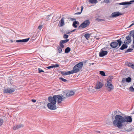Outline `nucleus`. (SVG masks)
<instances>
[{
	"label": "nucleus",
	"instance_id": "obj_15",
	"mask_svg": "<svg viewBox=\"0 0 134 134\" xmlns=\"http://www.w3.org/2000/svg\"><path fill=\"white\" fill-rule=\"evenodd\" d=\"M55 96H56V100L58 99L57 102L58 104L60 103L61 101L63 100V98L60 96L59 95H55Z\"/></svg>",
	"mask_w": 134,
	"mask_h": 134
},
{
	"label": "nucleus",
	"instance_id": "obj_14",
	"mask_svg": "<svg viewBox=\"0 0 134 134\" xmlns=\"http://www.w3.org/2000/svg\"><path fill=\"white\" fill-rule=\"evenodd\" d=\"M131 37L130 35L127 36L126 37V39H127V40L126 42L124 41V43H127L129 44L131 42Z\"/></svg>",
	"mask_w": 134,
	"mask_h": 134
},
{
	"label": "nucleus",
	"instance_id": "obj_54",
	"mask_svg": "<svg viewBox=\"0 0 134 134\" xmlns=\"http://www.w3.org/2000/svg\"><path fill=\"white\" fill-rule=\"evenodd\" d=\"M72 19V20H75V19H74V18H72V19Z\"/></svg>",
	"mask_w": 134,
	"mask_h": 134
},
{
	"label": "nucleus",
	"instance_id": "obj_23",
	"mask_svg": "<svg viewBox=\"0 0 134 134\" xmlns=\"http://www.w3.org/2000/svg\"><path fill=\"white\" fill-rule=\"evenodd\" d=\"M84 36L87 40H88L90 37V35L89 34H85Z\"/></svg>",
	"mask_w": 134,
	"mask_h": 134
},
{
	"label": "nucleus",
	"instance_id": "obj_12",
	"mask_svg": "<svg viewBox=\"0 0 134 134\" xmlns=\"http://www.w3.org/2000/svg\"><path fill=\"white\" fill-rule=\"evenodd\" d=\"M60 73L64 76L73 74L72 70L66 72L64 71H61L60 72Z\"/></svg>",
	"mask_w": 134,
	"mask_h": 134
},
{
	"label": "nucleus",
	"instance_id": "obj_44",
	"mask_svg": "<svg viewBox=\"0 0 134 134\" xmlns=\"http://www.w3.org/2000/svg\"><path fill=\"white\" fill-rule=\"evenodd\" d=\"M66 97H68L69 96H70V94L69 92H68L66 94Z\"/></svg>",
	"mask_w": 134,
	"mask_h": 134
},
{
	"label": "nucleus",
	"instance_id": "obj_52",
	"mask_svg": "<svg viewBox=\"0 0 134 134\" xmlns=\"http://www.w3.org/2000/svg\"><path fill=\"white\" fill-rule=\"evenodd\" d=\"M132 48H134V44L133 43V44H132Z\"/></svg>",
	"mask_w": 134,
	"mask_h": 134
},
{
	"label": "nucleus",
	"instance_id": "obj_37",
	"mask_svg": "<svg viewBox=\"0 0 134 134\" xmlns=\"http://www.w3.org/2000/svg\"><path fill=\"white\" fill-rule=\"evenodd\" d=\"M68 35L67 34H64L63 36V38L64 39H66L68 38Z\"/></svg>",
	"mask_w": 134,
	"mask_h": 134
},
{
	"label": "nucleus",
	"instance_id": "obj_4",
	"mask_svg": "<svg viewBox=\"0 0 134 134\" xmlns=\"http://www.w3.org/2000/svg\"><path fill=\"white\" fill-rule=\"evenodd\" d=\"M90 23V22L89 20H86L84 21L79 27L78 28L79 29H80V28L82 29L85 28L88 26Z\"/></svg>",
	"mask_w": 134,
	"mask_h": 134
},
{
	"label": "nucleus",
	"instance_id": "obj_57",
	"mask_svg": "<svg viewBox=\"0 0 134 134\" xmlns=\"http://www.w3.org/2000/svg\"><path fill=\"white\" fill-rule=\"evenodd\" d=\"M62 98H63V99H64L65 98V97H62Z\"/></svg>",
	"mask_w": 134,
	"mask_h": 134
},
{
	"label": "nucleus",
	"instance_id": "obj_25",
	"mask_svg": "<svg viewBox=\"0 0 134 134\" xmlns=\"http://www.w3.org/2000/svg\"><path fill=\"white\" fill-rule=\"evenodd\" d=\"M130 36L133 37L134 36V30L131 31L130 32Z\"/></svg>",
	"mask_w": 134,
	"mask_h": 134
},
{
	"label": "nucleus",
	"instance_id": "obj_27",
	"mask_svg": "<svg viewBox=\"0 0 134 134\" xmlns=\"http://www.w3.org/2000/svg\"><path fill=\"white\" fill-rule=\"evenodd\" d=\"M89 2L91 3H96L97 2V0H89Z\"/></svg>",
	"mask_w": 134,
	"mask_h": 134
},
{
	"label": "nucleus",
	"instance_id": "obj_28",
	"mask_svg": "<svg viewBox=\"0 0 134 134\" xmlns=\"http://www.w3.org/2000/svg\"><path fill=\"white\" fill-rule=\"evenodd\" d=\"M113 79V77L112 76H111L108 78L107 81H108L109 82H111L112 81V80Z\"/></svg>",
	"mask_w": 134,
	"mask_h": 134
},
{
	"label": "nucleus",
	"instance_id": "obj_49",
	"mask_svg": "<svg viewBox=\"0 0 134 134\" xmlns=\"http://www.w3.org/2000/svg\"><path fill=\"white\" fill-rule=\"evenodd\" d=\"M131 130L130 129H129V130L128 129H127V130H125V131H127V132H130L131 131Z\"/></svg>",
	"mask_w": 134,
	"mask_h": 134
},
{
	"label": "nucleus",
	"instance_id": "obj_6",
	"mask_svg": "<svg viewBox=\"0 0 134 134\" xmlns=\"http://www.w3.org/2000/svg\"><path fill=\"white\" fill-rule=\"evenodd\" d=\"M105 49V48H104L101 49L100 52L99 53V55L100 57H103L107 55L108 52L107 51H104Z\"/></svg>",
	"mask_w": 134,
	"mask_h": 134
},
{
	"label": "nucleus",
	"instance_id": "obj_32",
	"mask_svg": "<svg viewBox=\"0 0 134 134\" xmlns=\"http://www.w3.org/2000/svg\"><path fill=\"white\" fill-rule=\"evenodd\" d=\"M120 5H128L127 2H122L119 3Z\"/></svg>",
	"mask_w": 134,
	"mask_h": 134
},
{
	"label": "nucleus",
	"instance_id": "obj_41",
	"mask_svg": "<svg viewBox=\"0 0 134 134\" xmlns=\"http://www.w3.org/2000/svg\"><path fill=\"white\" fill-rule=\"evenodd\" d=\"M134 2V0L130 1L129 2H128L127 4L128 5Z\"/></svg>",
	"mask_w": 134,
	"mask_h": 134
},
{
	"label": "nucleus",
	"instance_id": "obj_55",
	"mask_svg": "<svg viewBox=\"0 0 134 134\" xmlns=\"http://www.w3.org/2000/svg\"><path fill=\"white\" fill-rule=\"evenodd\" d=\"M10 42H12V43L14 41L12 40H11L10 41Z\"/></svg>",
	"mask_w": 134,
	"mask_h": 134
},
{
	"label": "nucleus",
	"instance_id": "obj_22",
	"mask_svg": "<svg viewBox=\"0 0 134 134\" xmlns=\"http://www.w3.org/2000/svg\"><path fill=\"white\" fill-rule=\"evenodd\" d=\"M133 64H132L129 62H127L126 63V64L129 67L132 68V66H133Z\"/></svg>",
	"mask_w": 134,
	"mask_h": 134
},
{
	"label": "nucleus",
	"instance_id": "obj_42",
	"mask_svg": "<svg viewBox=\"0 0 134 134\" xmlns=\"http://www.w3.org/2000/svg\"><path fill=\"white\" fill-rule=\"evenodd\" d=\"M53 68L58 67L59 66V65L57 64H55V65H53Z\"/></svg>",
	"mask_w": 134,
	"mask_h": 134
},
{
	"label": "nucleus",
	"instance_id": "obj_26",
	"mask_svg": "<svg viewBox=\"0 0 134 134\" xmlns=\"http://www.w3.org/2000/svg\"><path fill=\"white\" fill-rule=\"evenodd\" d=\"M99 74L102 76H106L104 72L103 71H100Z\"/></svg>",
	"mask_w": 134,
	"mask_h": 134
},
{
	"label": "nucleus",
	"instance_id": "obj_11",
	"mask_svg": "<svg viewBox=\"0 0 134 134\" xmlns=\"http://www.w3.org/2000/svg\"><path fill=\"white\" fill-rule=\"evenodd\" d=\"M106 86L108 88L110 89L109 91H110L111 90H113L114 88V86L111 82H109L108 81H107Z\"/></svg>",
	"mask_w": 134,
	"mask_h": 134
},
{
	"label": "nucleus",
	"instance_id": "obj_53",
	"mask_svg": "<svg viewBox=\"0 0 134 134\" xmlns=\"http://www.w3.org/2000/svg\"><path fill=\"white\" fill-rule=\"evenodd\" d=\"M133 44H134V36H133Z\"/></svg>",
	"mask_w": 134,
	"mask_h": 134
},
{
	"label": "nucleus",
	"instance_id": "obj_30",
	"mask_svg": "<svg viewBox=\"0 0 134 134\" xmlns=\"http://www.w3.org/2000/svg\"><path fill=\"white\" fill-rule=\"evenodd\" d=\"M62 48H61L60 47H59L58 48V53H60L62 52Z\"/></svg>",
	"mask_w": 134,
	"mask_h": 134
},
{
	"label": "nucleus",
	"instance_id": "obj_10",
	"mask_svg": "<svg viewBox=\"0 0 134 134\" xmlns=\"http://www.w3.org/2000/svg\"><path fill=\"white\" fill-rule=\"evenodd\" d=\"M15 90L14 88H7L4 90L5 93L10 94L14 92Z\"/></svg>",
	"mask_w": 134,
	"mask_h": 134
},
{
	"label": "nucleus",
	"instance_id": "obj_20",
	"mask_svg": "<svg viewBox=\"0 0 134 134\" xmlns=\"http://www.w3.org/2000/svg\"><path fill=\"white\" fill-rule=\"evenodd\" d=\"M64 18H63L60 20V27H62L64 25Z\"/></svg>",
	"mask_w": 134,
	"mask_h": 134
},
{
	"label": "nucleus",
	"instance_id": "obj_38",
	"mask_svg": "<svg viewBox=\"0 0 134 134\" xmlns=\"http://www.w3.org/2000/svg\"><path fill=\"white\" fill-rule=\"evenodd\" d=\"M131 92H134V88H133L132 86H131L129 88Z\"/></svg>",
	"mask_w": 134,
	"mask_h": 134
},
{
	"label": "nucleus",
	"instance_id": "obj_58",
	"mask_svg": "<svg viewBox=\"0 0 134 134\" xmlns=\"http://www.w3.org/2000/svg\"><path fill=\"white\" fill-rule=\"evenodd\" d=\"M133 86H134V83H133Z\"/></svg>",
	"mask_w": 134,
	"mask_h": 134
},
{
	"label": "nucleus",
	"instance_id": "obj_31",
	"mask_svg": "<svg viewBox=\"0 0 134 134\" xmlns=\"http://www.w3.org/2000/svg\"><path fill=\"white\" fill-rule=\"evenodd\" d=\"M133 50V49L132 48H129L125 52V53H126L128 52H131Z\"/></svg>",
	"mask_w": 134,
	"mask_h": 134
},
{
	"label": "nucleus",
	"instance_id": "obj_33",
	"mask_svg": "<svg viewBox=\"0 0 134 134\" xmlns=\"http://www.w3.org/2000/svg\"><path fill=\"white\" fill-rule=\"evenodd\" d=\"M96 20L98 22L102 21H103L104 20L103 19L99 18H96Z\"/></svg>",
	"mask_w": 134,
	"mask_h": 134
},
{
	"label": "nucleus",
	"instance_id": "obj_45",
	"mask_svg": "<svg viewBox=\"0 0 134 134\" xmlns=\"http://www.w3.org/2000/svg\"><path fill=\"white\" fill-rule=\"evenodd\" d=\"M109 0H104V2L107 3H109Z\"/></svg>",
	"mask_w": 134,
	"mask_h": 134
},
{
	"label": "nucleus",
	"instance_id": "obj_48",
	"mask_svg": "<svg viewBox=\"0 0 134 134\" xmlns=\"http://www.w3.org/2000/svg\"><path fill=\"white\" fill-rule=\"evenodd\" d=\"M31 101H32V102H34V103H35V102H36V100L34 99H32L31 100Z\"/></svg>",
	"mask_w": 134,
	"mask_h": 134
},
{
	"label": "nucleus",
	"instance_id": "obj_36",
	"mask_svg": "<svg viewBox=\"0 0 134 134\" xmlns=\"http://www.w3.org/2000/svg\"><path fill=\"white\" fill-rule=\"evenodd\" d=\"M59 80H62L63 81V82H66L67 80L66 79H64L62 77H60L59 78Z\"/></svg>",
	"mask_w": 134,
	"mask_h": 134
},
{
	"label": "nucleus",
	"instance_id": "obj_17",
	"mask_svg": "<svg viewBox=\"0 0 134 134\" xmlns=\"http://www.w3.org/2000/svg\"><path fill=\"white\" fill-rule=\"evenodd\" d=\"M24 127V125L22 124H20L19 125H16L14 126L13 127V129L15 130L16 129H18L20 128L23 127Z\"/></svg>",
	"mask_w": 134,
	"mask_h": 134
},
{
	"label": "nucleus",
	"instance_id": "obj_3",
	"mask_svg": "<svg viewBox=\"0 0 134 134\" xmlns=\"http://www.w3.org/2000/svg\"><path fill=\"white\" fill-rule=\"evenodd\" d=\"M122 41L121 38L118 40L114 41L112 42L110 44V46L112 48H115L117 47L118 45L120 47L122 44Z\"/></svg>",
	"mask_w": 134,
	"mask_h": 134
},
{
	"label": "nucleus",
	"instance_id": "obj_29",
	"mask_svg": "<svg viewBox=\"0 0 134 134\" xmlns=\"http://www.w3.org/2000/svg\"><path fill=\"white\" fill-rule=\"evenodd\" d=\"M83 9V6H82L81 7V11L80 12L76 13L75 14L76 15H79L80 14L82 13Z\"/></svg>",
	"mask_w": 134,
	"mask_h": 134
},
{
	"label": "nucleus",
	"instance_id": "obj_2",
	"mask_svg": "<svg viewBox=\"0 0 134 134\" xmlns=\"http://www.w3.org/2000/svg\"><path fill=\"white\" fill-rule=\"evenodd\" d=\"M83 63V62H80L74 66L72 70L73 73H77L82 69Z\"/></svg>",
	"mask_w": 134,
	"mask_h": 134
},
{
	"label": "nucleus",
	"instance_id": "obj_7",
	"mask_svg": "<svg viewBox=\"0 0 134 134\" xmlns=\"http://www.w3.org/2000/svg\"><path fill=\"white\" fill-rule=\"evenodd\" d=\"M55 104L51 103H48L47 104V107L48 108L51 110H54L57 109V107Z\"/></svg>",
	"mask_w": 134,
	"mask_h": 134
},
{
	"label": "nucleus",
	"instance_id": "obj_46",
	"mask_svg": "<svg viewBox=\"0 0 134 134\" xmlns=\"http://www.w3.org/2000/svg\"><path fill=\"white\" fill-rule=\"evenodd\" d=\"M42 25H39L38 26V28L39 29H41L42 27Z\"/></svg>",
	"mask_w": 134,
	"mask_h": 134
},
{
	"label": "nucleus",
	"instance_id": "obj_34",
	"mask_svg": "<svg viewBox=\"0 0 134 134\" xmlns=\"http://www.w3.org/2000/svg\"><path fill=\"white\" fill-rule=\"evenodd\" d=\"M70 94V96H71L73 95L74 94V92L73 91H71L70 92H69Z\"/></svg>",
	"mask_w": 134,
	"mask_h": 134
},
{
	"label": "nucleus",
	"instance_id": "obj_39",
	"mask_svg": "<svg viewBox=\"0 0 134 134\" xmlns=\"http://www.w3.org/2000/svg\"><path fill=\"white\" fill-rule=\"evenodd\" d=\"M38 69V73H40L41 72H44V71L43 70L41 69H40V68H39Z\"/></svg>",
	"mask_w": 134,
	"mask_h": 134
},
{
	"label": "nucleus",
	"instance_id": "obj_56",
	"mask_svg": "<svg viewBox=\"0 0 134 134\" xmlns=\"http://www.w3.org/2000/svg\"><path fill=\"white\" fill-rule=\"evenodd\" d=\"M97 132H98V133H100V131H97Z\"/></svg>",
	"mask_w": 134,
	"mask_h": 134
},
{
	"label": "nucleus",
	"instance_id": "obj_16",
	"mask_svg": "<svg viewBox=\"0 0 134 134\" xmlns=\"http://www.w3.org/2000/svg\"><path fill=\"white\" fill-rule=\"evenodd\" d=\"M30 38H28L22 40H16V42H27L29 40Z\"/></svg>",
	"mask_w": 134,
	"mask_h": 134
},
{
	"label": "nucleus",
	"instance_id": "obj_8",
	"mask_svg": "<svg viewBox=\"0 0 134 134\" xmlns=\"http://www.w3.org/2000/svg\"><path fill=\"white\" fill-rule=\"evenodd\" d=\"M103 84L100 81H98L94 87L96 89H99L101 88L103 86Z\"/></svg>",
	"mask_w": 134,
	"mask_h": 134
},
{
	"label": "nucleus",
	"instance_id": "obj_5",
	"mask_svg": "<svg viewBox=\"0 0 134 134\" xmlns=\"http://www.w3.org/2000/svg\"><path fill=\"white\" fill-rule=\"evenodd\" d=\"M56 96L55 95L52 96H50L48 98V100L50 103L56 104L57 102Z\"/></svg>",
	"mask_w": 134,
	"mask_h": 134
},
{
	"label": "nucleus",
	"instance_id": "obj_9",
	"mask_svg": "<svg viewBox=\"0 0 134 134\" xmlns=\"http://www.w3.org/2000/svg\"><path fill=\"white\" fill-rule=\"evenodd\" d=\"M131 80V78L130 77H129L127 78H123L121 81L122 84L126 82L127 83H129L130 82Z\"/></svg>",
	"mask_w": 134,
	"mask_h": 134
},
{
	"label": "nucleus",
	"instance_id": "obj_1",
	"mask_svg": "<svg viewBox=\"0 0 134 134\" xmlns=\"http://www.w3.org/2000/svg\"><path fill=\"white\" fill-rule=\"evenodd\" d=\"M115 120L113 121L114 125L121 129L123 126V123L125 122H132V118L130 116L123 117L120 115H116L115 117Z\"/></svg>",
	"mask_w": 134,
	"mask_h": 134
},
{
	"label": "nucleus",
	"instance_id": "obj_51",
	"mask_svg": "<svg viewBox=\"0 0 134 134\" xmlns=\"http://www.w3.org/2000/svg\"><path fill=\"white\" fill-rule=\"evenodd\" d=\"M133 66H132L131 68L132 69H134V64H133Z\"/></svg>",
	"mask_w": 134,
	"mask_h": 134
},
{
	"label": "nucleus",
	"instance_id": "obj_13",
	"mask_svg": "<svg viewBox=\"0 0 134 134\" xmlns=\"http://www.w3.org/2000/svg\"><path fill=\"white\" fill-rule=\"evenodd\" d=\"M122 14L119 12H115L112 13L111 14L112 17L115 18L116 17Z\"/></svg>",
	"mask_w": 134,
	"mask_h": 134
},
{
	"label": "nucleus",
	"instance_id": "obj_19",
	"mask_svg": "<svg viewBox=\"0 0 134 134\" xmlns=\"http://www.w3.org/2000/svg\"><path fill=\"white\" fill-rule=\"evenodd\" d=\"M79 23V22L75 21H74L72 23V26L75 28H76L77 27V26L76 25H78Z\"/></svg>",
	"mask_w": 134,
	"mask_h": 134
},
{
	"label": "nucleus",
	"instance_id": "obj_35",
	"mask_svg": "<svg viewBox=\"0 0 134 134\" xmlns=\"http://www.w3.org/2000/svg\"><path fill=\"white\" fill-rule=\"evenodd\" d=\"M63 43H62V42H61L60 41V42L59 43V45L60 46V47L61 48H64V46L63 44Z\"/></svg>",
	"mask_w": 134,
	"mask_h": 134
},
{
	"label": "nucleus",
	"instance_id": "obj_47",
	"mask_svg": "<svg viewBox=\"0 0 134 134\" xmlns=\"http://www.w3.org/2000/svg\"><path fill=\"white\" fill-rule=\"evenodd\" d=\"M76 30V29H74V30H73L72 31H70L69 32H67L66 33V34H70V32H74V31H75Z\"/></svg>",
	"mask_w": 134,
	"mask_h": 134
},
{
	"label": "nucleus",
	"instance_id": "obj_40",
	"mask_svg": "<svg viewBox=\"0 0 134 134\" xmlns=\"http://www.w3.org/2000/svg\"><path fill=\"white\" fill-rule=\"evenodd\" d=\"M3 119H0V126H1L3 124Z\"/></svg>",
	"mask_w": 134,
	"mask_h": 134
},
{
	"label": "nucleus",
	"instance_id": "obj_43",
	"mask_svg": "<svg viewBox=\"0 0 134 134\" xmlns=\"http://www.w3.org/2000/svg\"><path fill=\"white\" fill-rule=\"evenodd\" d=\"M46 68L47 69H50L51 68H53V65H51V66H47V67Z\"/></svg>",
	"mask_w": 134,
	"mask_h": 134
},
{
	"label": "nucleus",
	"instance_id": "obj_18",
	"mask_svg": "<svg viewBox=\"0 0 134 134\" xmlns=\"http://www.w3.org/2000/svg\"><path fill=\"white\" fill-rule=\"evenodd\" d=\"M127 44V43H125L124 44H123L121 47L119 49L123 50L127 48L128 46L126 45Z\"/></svg>",
	"mask_w": 134,
	"mask_h": 134
},
{
	"label": "nucleus",
	"instance_id": "obj_50",
	"mask_svg": "<svg viewBox=\"0 0 134 134\" xmlns=\"http://www.w3.org/2000/svg\"><path fill=\"white\" fill-rule=\"evenodd\" d=\"M134 25V23H132V24H131L129 27H131L132 26V25Z\"/></svg>",
	"mask_w": 134,
	"mask_h": 134
},
{
	"label": "nucleus",
	"instance_id": "obj_24",
	"mask_svg": "<svg viewBox=\"0 0 134 134\" xmlns=\"http://www.w3.org/2000/svg\"><path fill=\"white\" fill-rule=\"evenodd\" d=\"M69 41V39H66V40H61L60 42L63 44L67 43Z\"/></svg>",
	"mask_w": 134,
	"mask_h": 134
},
{
	"label": "nucleus",
	"instance_id": "obj_21",
	"mask_svg": "<svg viewBox=\"0 0 134 134\" xmlns=\"http://www.w3.org/2000/svg\"><path fill=\"white\" fill-rule=\"evenodd\" d=\"M71 50L70 48L68 47L66 48L65 50V53H69Z\"/></svg>",
	"mask_w": 134,
	"mask_h": 134
}]
</instances>
